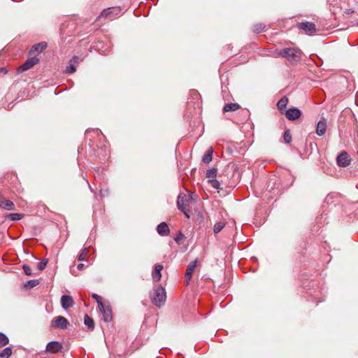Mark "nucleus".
Masks as SVG:
<instances>
[{
	"label": "nucleus",
	"instance_id": "nucleus-5",
	"mask_svg": "<svg viewBox=\"0 0 358 358\" xmlns=\"http://www.w3.org/2000/svg\"><path fill=\"white\" fill-rule=\"evenodd\" d=\"M68 324L69 322L66 318H65L63 316H57L54 320H52L51 328L66 329H67Z\"/></svg>",
	"mask_w": 358,
	"mask_h": 358
},
{
	"label": "nucleus",
	"instance_id": "nucleus-13",
	"mask_svg": "<svg viewBox=\"0 0 358 358\" xmlns=\"http://www.w3.org/2000/svg\"><path fill=\"white\" fill-rule=\"evenodd\" d=\"M60 301L62 307L65 310L73 306L74 303L73 298L69 295H63Z\"/></svg>",
	"mask_w": 358,
	"mask_h": 358
},
{
	"label": "nucleus",
	"instance_id": "nucleus-9",
	"mask_svg": "<svg viewBox=\"0 0 358 358\" xmlns=\"http://www.w3.org/2000/svg\"><path fill=\"white\" fill-rule=\"evenodd\" d=\"M99 310L103 314V320L106 322H109L112 320V310L108 305L102 303V307H99Z\"/></svg>",
	"mask_w": 358,
	"mask_h": 358
},
{
	"label": "nucleus",
	"instance_id": "nucleus-38",
	"mask_svg": "<svg viewBox=\"0 0 358 358\" xmlns=\"http://www.w3.org/2000/svg\"><path fill=\"white\" fill-rule=\"evenodd\" d=\"M0 72L6 73L7 72V71H6V69L5 68H1L0 69Z\"/></svg>",
	"mask_w": 358,
	"mask_h": 358
},
{
	"label": "nucleus",
	"instance_id": "nucleus-3",
	"mask_svg": "<svg viewBox=\"0 0 358 358\" xmlns=\"http://www.w3.org/2000/svg\"><path fill=\"white\" fill-rule=\"evenodd\" d=\"M189 196L185 194H180L177 200L178 208L181 210L185 215L186 217L189 218Z\"/></svg>",
	"mask_w": 358,
	"mask_h": 358
},
{
	"label": "nucleus",
	"instance_id": "nucleus-27",
	"mask_svg": "<svg viewBox=\"0 0 358 358\" xmlns=\"http://www.w3.org/2000/svg\"><path fill=\"white\" fill-rule=\"evenodd\" d=\"M23 217V215L20 213H12L8 215V218L12 221H17Z\"/></svg>",
	"mask_w": 358,
	"mask_h": 358
},
{
	"label": "nucleus",
	"instance_id": "nucleus-31",
	"mask_svg": "<svg viewBox=\"0 0 358 358\" xmlns=\"http://www.w3.org/2000/svg\"><path fill=\"white\" fill-rule=\"evenodd\" d=\"M92 297L96 301V303L98 304V307H102V303H103L102 301L101 296H100L99 295H98L96 294H92Z\"/></svg>",
	"mask_w": 358,
	"mask_h": 358
},
{
	"label": "nucleus",
	"instance_id": "nucleus-14",
	"mask_svg": "<svg viewBox=\"0 0 358 358\" xmlns=\"http://www.w3.org/2000/svg\"><path fill=\"white\" fill-rule=\"evenodd\" d=\"M326 129H327V123H326L325 120H320L317 124L316 134L318 136H322L325 134Z\"/></svg>",
	"mask_w": 358,
	"mask_h": 358
},
{
	"label": "nucleus",
	"instance_id": "nucleus-19",
	"mask_svg": "<svg viewBox=\"0 0 358 358\" xmlns=\"http://www.w3.org/2000/svg\"><path fill=\"white\" fill-rule=\"evenodd\" d=\"M240 108V106L238 103H226L224 106L223 110L225 112L236 111Z\"/></svg>",
	"mask_w": 358,
	"mask_h": 358
},
{
	"label": "nucleus",
	"instance_id": "nucleus-10",
	"mask_svg": "<svg viewBox=\"0 0 358 358\" xmlns=\"http://www.w3.org/2000/svg\"><path fill=\"white\" fill-rule=\"evenodd\" d=\"M62 350V345L58 341L49 342L45 348V351L50 353H57Z\"/></svg>",
	"mask_w": 358,
	"mask_h": 358
},
{
	"label": "nucleus",
	"instance_id": "nucleus-8",
	"mask_svg": "<svg viewBox=\"0 0 358 358\" xmlns=\"http://www.w3.org/2000/svg\"><path fill=\"white\" fill-rule=\"evenodd\" d=\"M337 164L340 167H346L350 162V159L348 154L343 151L338 155L336 159Z\"/></svg>",
	"mask_w": 358,
	"mask_h": 358
},
{
	"label": "nucleus",
	"instance_id": "nucleus-6",
	"mask_svg": "<svg viewBox=\"0 0 358 358\" xmlns=\"http://www.w3.org/2000/svg\"><path fill=\"white\" fill-rule=\"evenodd\" d=\"M38 62L39 59L36 57V55L33 56L29 58L24 63H23L20 66L18 67L17 72L22 73L24 71H26L32 68L34 65L37 64Z\"/></svg>",
	"mask_w": 358,
	"mask_h": 358
},
{
	"label": "nucleus",
	"instance_id": "nucleus-32",
	"mask_svg": "<svg viewBox=\"0 0 358 358\" xmlns=\"http://www.w3.org/2000/svg\"><path fill=\"white\" fill-rule=\"evenodd\" d=\"M76 71V66L75 64L69 62V66L66 67V73H73Z\"/></svg>",
	"mask_w": 358,
	"mask_h": 358
},
{
	"label": "nucleus",
	"instance_id": "nucleus-41",
	"mask_svg": "<svg viewBox=\"0 0 358 358\" xmlns=\"http://www.w3.org/2000/svg\"><path fill=\"white\" fill-rule=\"evenodd\" d=\"M357 25H358V23H357Z\"/></svg>",
	"mask_w": 358,
	"mask_h": 358
},
{
	"label": "nucleus",
	"instance_id": "nucleus-22",
	"mask_svg": "<svg viewBox=\"0 0 358 358\" xmlns=\"http://www.w3.org/2000/svg\"><path fill=\"white\" fill-rule=\"evenodd\" d=\"M12 355V348L7 347L0 352V358H9Z\"/></svg>",
	"mask_w": 358,
	"mask_h": 358
},
{
	"label": "nucleus",
	"instance_id": "nucleus-18",
	"mask_svg": "<svg viewBox=\"0 0 358 358\" xmlns=\"http://www.w3.org/2000/svg\"><path fill=\"white\" fill-rule=\"evenodd\" d=\"M288 103V99L286 96L281 98L277 103V107L281 113H284L285 109Z\"/></svg>",
	"mask_w": 358,
	"mask_h": 358
},
{
	"label": "nucleus",
	"instance_id": "nucleus-2",
	"mask_svg": "<svg viewBox=\"0 0 358 358\" xmlns=\"http://www.w3.org/2000/svg\"><path fill=\"white\" fill-rule=\"evenodd\" d=\"M150 299L152 303L159 308L164 306L166 299L165 289L162 286H158L150 294Z\"/></svg>",
	"mask_w": 358,
	"mask_h": 358
},
{
	"label": "nucleus",
	"instance_id": "nucleus-17",
	"mask_svg": "<svg viewBox=\"0 0 358 358\" xmlns=\"http://www.w3.org/2000/svg\"><path fill=\"white\" fill-rule=\"evenodd\" d=\"M163 269V266L160 264H157L155 266L154 271L152 272V278L153 280L156 282L159 281L162 278V271Z\"/></svg>",
	"mask_w": 358,
	"mask_h": 358
},
{
	"label": "nucleus",
	"instance_id": "nucleus-4",
	"mask_svg": "<svg viewBox=\"0 0 358 358\" xmlns=\"http://www.w3.org/2000/svg\"><path fill=\"white\" fill-rule=\"evenodd\" d=\"M120 12V8H108L104 9L96 17V21L100 20L102 17L111 19L117 16Z\"/></svg>",
	"mask_w": 358,
	"mask_h": 358
},
{
	"label": "nucleus",
	"instance_id": "nucleus-24",
	"mask_svg": "<svg viewBox=\"0 0 358 358\" xmlns=\"http://www.w3.org/2000/svg\"><path fill=\"white\" fill-rule=\"evenodd\" d=\"M224 222H218L215 224L213 227V231L215 234L219 233L225 226Z\"/></svg>",
	"mask_w": 358,
	"mask_h": 358
},
{
	"label": "nucleus",
	"instance_id": "nucleus-36",
	"mask_svg": "<svg viewBox=\"0 0 358 358\" xmlns=\"http://www.w3.org/2000/svg\"><path fill=\"white\" fill-rule=\"evenodd\" d=\"M84 266H85L84 264L80 263V264H79L77 266V268H78V270H82V269L84 268Z\"/></svg>",
	"mask_w": 358,
	"mask_h": 358
},
{
	"label": "nucleus",
	"instance_id": "nucleus-15",
	"mask_svg": "<svg viewBox=\"0 0 358 358\" xmlns=\"http://www.w3.org/2000/svg\"><path fill=\"white\" fill-rule=\"evenodd\" d=\"M157 231L161 236H167L169 234V228L166 222L160 223L157 226Z\"/></svg>",
	"mask_w": 358,
	"mask_h": 358
},
{
	"label": "nucleus",
	"instance_id": "nucleus-21",
	"mask_svg": "<svg viewBox=\"0 0 358 358\" xmlns=\"http://www.w3.org/2000/svg\"><path fill=\"white\" fill-rule=\"evenodd\" d=\"M84 324L88 327L90 330H93L94 329V320L87 315H85Z\"/></svg>",
	"mask_w": 358,
	"mask_h": 358
},
{
	"label": "nucleus",
	"instance_id": "nucleus-12",
	"mask_svg": "<svg viewBox=\"0 0 358 358\" xmlns=\"http://www.w3.org/2000/svg\"><path fill=\"white\" fill-rule=\"evenodd\" d=\"M197 260H194L189 264L185 272V281L186 284L188 285L192 279V275L194 273L196 266Z\"/></svg>",
	"mask_w": 358,
	"mask_h": 358
},
{
	"label": "nucleus",
	"instance_id": "nucleus-28",
	"mask_svg": "<svg viewBox=\"0 0 358 358\" xmlns=\"http://www.w3.org/2000/svg\"><path fill=\"white\" fill-rule=\"evenodd\" d=\"M265 27L266 26L262 23L256 24L254 25L253 31L255 33H261L264 30Z\"/></svg>",
	"mask_w": 358,
	"mask_h": 358
},
{
	"label": "nucleus",
	"instance_id": "nucleus-30",
	"mask_svg": "<svg viewBox=\"0 0 358 358\" xmlns=\"http://www.w3.org/2000/svg\"><path fill=\"white\" fill-rule=\"evenodd\" d=\"M208 181H209L210 185L213 188L217 189L220 188V182L217 180H216L215 178V179H210Z\"/></svg>",
	"mask_w": 358,
	"mask_h": 358
},
{
	"label": "nucleus",
	"instance_id": "nucleus-26",
	"mask_svg": "<svg viewBox=\"0 0 358 358\" xmlns=\"http://www.w3.org/2000/svg\"><path fill=\"white\" fill-rule=\"evenodd\" d=\"M8 342L9 340L6 335L0 332V348H3L6 345Z\"/></svg>",
	"mask_w": 358,
	"mask_h": 358
},
{
	"label": "nucleus",
	"instance_id": "nucleus-16",
	"mask_svg": "<svg viewBox=\"0 0 358 358\" xmlns=\"http://www.w3.org/2000/svg\"><path fill=\"white\" fill-rule=\"evenodd\" d=\"M47 47V45L45 43H39L37 44H35L32 46L30 54L34 55V52H36L37 54L41 52L43 50H44Z\"/></svg>",
	"mask_w": 358,
	"mask_h": 358
},
{
	"label": "nucleus",
	"instance_id": "nucleus-40",
	"mask_svg": "<svg viewBox=\"0 0 358 358\" xmlns=\"http://www.w3.org/2000/svg\"><path fill=\"white\" fill-rule=\"evenodd\" d=\"M71 272L72 274L75 275V271L73 268L71 269Z\"/></svg>",
	"mask_w": 358,
	"mask_h": 358
},
{
	"label": "nucleus",
	"instance_id": "nucleus-33",
	"mask_svg": "<svg viewBox=\"0 0 358 358\" xmlns=\"http://www.w3.org/2000/svg\"><path fill=\"white\" fill-rule=\"evenodd\" d=\"M23 271L27 275H31L32 274L31 269L29 266L24 264L22 266Z\"/></svg>",
	"mask_w": 358,
	"mask_h": 358
},
{
	"label": "nucleus",
	"instance_id": "nucleus-35",
	"mask_svg": "<svg viewBox=\"0 0 358 358\" xmlns=\"http://www.w3.org/2000/svg\"><path fill=\"white\" fill-rule=\"evenodd\" d=\"M80 61H81V60H80V59L78 57H77V56H74V57H73V58L70 60V62H71V63H73V64H74L76 65V64H78Z\"/></svg>",
	"mask_w": 358,
	"mask_h": 358
},
{
	"label": "nucleus",
	"instance_id": "nucleus-25",
	"mask_svg": "<svg viewBox=\"0 0 358 358\" xmlns=\"http://www.w3.org/2000/svg\"><path fill=\"white\" fill-rule=\"evenodd\" d=\"M89 248H84L78 255V259L79 261H84L86 259L87 254L89 253Z\"/></svg>",
	"mask_w": 358,
	"mask_h": 358
},
{
	"label": "nucleus",
	"instance_id": "nucleus-34",
	"mask_svg": "<svg viewBox=\"0 0 358 358\" xmlns=\"http://www.w3.org/2000/svg\"><path fill=\"white\" fill-rule=\"evenodd\" d=\"M48 261L43 260L38 264L37 268L39 271H43L47 265Z\"/></svg>",
	"mask_w": 358,
	"mask_h": 358
},
{
	"label": "nucleus",
	"instance_id": "nucleus-23",
	"mask_svg": "<svg viewBox=\"0 0 358 358\" xmlns=\"http://www.w3.org/2000/svg\"><path fill=\"white\" fill-rule=\"evenodd\" d=\"M217 170L216 169H215V168H213V169H209L206 172V176L209 180L215 179L216 178V176H217Z\"/></svg>",
	"mask_w": 358,
	"mask_h": 358
},
{
	"label": "nucleus",
	"instance_id": "nucleus-37",
	"mask_svg": "<svg viewBox=\"0 0 358 358\" xmlns=\"http://www.w3.org/2000/svg\"><path fill=\"white\" fill-rule=\"evenodd\" d=\"M29 283H30V284H31V285H30V286H31V287H33L34 286H35V285H36V282H35V281H29Z\"/></svg>",
	"mask_w": 358,
	"mask_h": 358
},
{
	"label": "nucleus",
	"instance_id": "nucleus-1",
	"mask_svg": "<svg viewBox=\"0 0 358 358\" xmlns=\"http://www.w3.org/2000/svg\"><path fill=\"white\" fill-rule=\"evenodd\" d=\"M279 55L286 58L292 63H296L300 61L302 52L298 48H286L280 51Z\"/></svg>",
	"mask_w": 358,
	"mask_h": 358
},
{
	"label": "nucleus",
	"instance_id": "nucleus-7",
	"mask_svg": "<svg viewBox=\"0 0 358 358\" xmlns=\"http://www.w3.org/2000/svg\"><path fill=\"white\" fill-rule=\"evenodd\" d=\"M298 27L308 35H312L316 31L315 24L310 22H300Z\"/></svg>",
	"mask_w": 358,
	"mask_h": 358
},
{
	"label": "nucleus",
	"instance_id": "nucleus-20",
	"mask_svg": "<svg viewBox=\"0 0 358 358\" xmlns=\"http://www.w3.org/2000/svg\"><path fill=\"white\" fill-rule=\"evenodd\" d=\"M213 148H209L203 157L202 161L205 164H209L212 161L213 158Z\"/></svg>",
	"mask_w": 358,
	"mask_h": 358
},
{
	"label": "nucleus",
	"instance_id": "nucleus-11",
	"mask_svg": "<svg viewBox=\"0 0 358 358\" xmlns=\"http://www.w3.org/2000/svg\"><path fill=\"white\" fill-rule=\"evenodd\" d=\"M285 114L289 120H295L301 116V112L299 108L292 107L287 110Z\"/></svg>",
	"mask_w": 358,
	"mask_h": 358
},
{
	"label": "nucleus",
	"instance_id": "nucleus-39",
	"mask_svg": "<svg viewBox=\"0 0 358 358\" xmlns=\"http://www.w3.org/2000/svg\"><path fill=\"white\" fill-rule=\"evenodd\" d=\"M354 13V10H351V9H350V10H348L347 11V13H348V14H350V13Z\"/></svg>",
	"mask_w": 358,
	"mask_h": 358
},
{
	"label": "nucleus",
	"instance_id": "nucleus-29",
	"mask_svg": "<svg viewBox=\"0 0 358 358\" xmlns=\"http://www.w3.org/2000/svg\"><path fill=\"white\" fill-rule=\"evenodd\" d=\"M284 141L285 143H289L292 141V135L289 130H286L283 135Z\"/></svg>",
	"mask_w": 358,
	"mask_h": 358
}]
</instances>
